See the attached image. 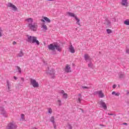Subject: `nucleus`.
I'll return each mask as SVG.
<instances>
[{
  "mask_svg": "<svg viewBox=\"0 0 129 129\" xmlns=\"http://www.w3.org/2000/svg\"><path fill=\"white\" fill-rule=\"evenodd\" d=\"M41 28H42L43 30H45V31H47V30H48L47 26L45 24L42 25Z\"/></svg>",
  "mask_w": 129,
  "mask_h": 129,
  "instance_id": "nucleus-25",
  "label": "nucleus"
},
{
  "mask_svg": "<svg viewBox=\"0 0 129 129\" xmlns=\"http://www.w3.org/2000/svg\"><path fill=\"white\" fill-rule=\"evenodd\" d=\"M126 92H127L126 94H129V91H127Z\"/></svg>",
  "mask_w": 129,
  "mask_h": 129,
  "instance_id": "nucleus-43",
  "label": "nucleus"
},
{
  "mask_svg": "<svg viewBox=\"0 0 129 129\" xmlns=\"http://www.w3.org/2000/svg\"><path fill=\"white\" fill-rule=\"evenodd\" d=\"M54 128H56V126H54Z\"/></svg>",
  "mask_w": 129,
  "mask_h": 129,
  "instance_id": "nucleus-46",
  "label": "nucleus"
},
{
  "mask_svg": "<svg viewBox=\"0 0 129 129\" xmlns=\"http://www.w3.org/2000/svg\"><path fill=\"white\" fill-rule=\"evenodd\" d=\"M25 22H27V27L32 32H37L38 30V23L34 22V19L29 18L25 19Z\"/></svg>",
  "mask_w": 129,
  "mask_h": 129,
  "instance_id": "nucleus-1",
  "label": "nucleus"
},
{
  "mask_svg": "<svg viewBox=\"0 0 129 129\" xmlns=\"http://www.w3.org/2000/svg\"><path fill=\"white\" fill-rule=\"evenodd\" d=\"M78 103H81V94H79V97L78 98Z\"/></svg>",
  "mask_w": 129,
  "mask_h": 129,
  "instance_id": "nucleus-23",
  "label": "nucleus"
},
{
  "mask_svg": "<svg viewBox=\"0 0 129 129\" xmlns=\"http://www.w3.org/2000/svg\"><path fill=\"white\" fill-rule=\"evenodd\" d=\"M48 113L49 114H52V109L51 108H48Z\"/></svg>",
  "mask_w": 129,
  "mask_h": 129,
  "instance_id": "nucleus-29",
  "label": "nucleus"
},
{
  "mask_svg": "<svg viewBox=\"0 0 129 129\" xmlns=\"http://www.w3.org/2000/svg\"><path fill=\"white\" fill-rule=\"evenodd\" d=\"M0 111L2 114H3L4 116L5 117H7L8 116V115H7V112L5 110V109H4V107H0Z\"/></svg>",
  "mask_w": 129,
  "mask_h": 129,
  "instance_id": "nucleus-10",
  "label": "nucleus"
},
{
  "mask_svg": "<svg viewBox=\"0 0 129 129\" xmlns=\"http://www.w3.org/2000/svg\"><path fill=\"white\" fill-rule=\"evenodd\" d=\"M123 124H127L126 123H124Z\"/></svg>",
  "mask_w": 129,
  "mask_h": 129,
  "instance_id": "nucleus-45",
  "label": "nucleus"
},
{
  "mask_svg": "<svg viewBox=\"0 0 129 129\" xmlns=\"http://www.w3.org/2000/svg\"><path fill=\"white\" fill-rule=\"evenodd\" d=\"M16 69L17 70V72H19L20 74L22 73V69H21L19 66L16 67Z\"/></svg>",
  "mask_w": 129,
  "mask_h": 129,
  "instance_id": "nucleus-22",
  "label": "nucleus"
},
{
  "mask_svg": "<svg viewBox=\"0 0 129 129\" xmlns=\"http://www.w3.org/2000/svg\"><path fill=\"white\" fill-rule=\"evenodd\" d=\"M21 81H22L23 82L25 81V79H24V78H21Z\"/></svg>",
  "mask_w": 129,
  "mask_h": 129,
  "instance_id": "nucleus-37",
  "label": "nucleus"
},
{
  "mask_svg": "<svg viewBox=\"0 0 129 129\" xmlns=\"http://www.w3.org/2000/svg\"><path fill=\"white\" fill-rule=\"evenodd\" d=\"M57 102L58 103L59 106H61L62 105V102H61V100H58Z\"/></svg>",
  "mask_w": 129,
  "mask_h": 129,
  "instance_id": "nucleus-30",
  "label": "nucleus"
},
{
  "mask_svg": "<svg viewBox=\"0 0 129 129\" xmlns=\"http://www.w3.org/2000/svg\"><path fill=\"white\" fill-rule=\"evenodd\" d=\"M119 77L120 78H124V75L123 74H120L119 75Z\"/></svg>",
  "mask_w": 129,
  "mask_h": 129,
  "instance_id": "nucleus-33",
  "label": "nucleus"
},
{
  "mask_svg": "<svg viewBox=\"0 0 129 129\" xmlns=\"http://www.w3.org/2000/svg\"><path fill=\"white\" fill-rule=\"evenodd\" d=\"M82 88H83V89H88L89 88L86 86H82Z\"/></svg>",
  "mask_w": 129,
  "mask_h": 129,
  "instance_id": "nucleus-34",
  "label": "nucleus"
},
{
  "mask_svg": "<svg viewBox=\"0 0 129 129\" xmlns=\"http://www.w3.org/2000/svg\"><path fill=\"white\" fill-rule=\"evenodd\" d=\"M43 19H41V21L43 22V23H45V21H46V22L47 23H51V20H50L49 18H48V17H44Z\"/></svg>",
  "mask_w": 129,
  "mask_h": 129,
  "instance_id": "nucleus-15",
  "label": "nucleus"
},
{
  "mask_svg": "<svg viewBox=\"0 0 129 129\" xmlns=\"http://www.w3.org/2000/svg\"><path fill=\"white\" fill-rule=\"evenodd\" d=\"M16 44H17V42H16V41H14L13 42V45H16Z\"/></svg>",
  "mask_w": 129,
  "mask_h": 129,
  "instance_id": "nucleus-40",
  "label": "nucleus"
},
{
  "mask_svg": "<svg viewBox=\"0 0 129 129\" xmlns=\"http://www.w3.org/2000/svg\"><path fill=\"white\" fill-rule=\"evenodd\" d=\"M124 25H126L127 26H129V19L126 20L124 22Z\"/></svg>",
  "mask_w": 129,
  "mask_h": 129,
  "instance_id": "nucleus-26",
  "label": "nucleus"
},
{
  "mask_svg": "<svg viewBox=\"0 0 129 129\" xmlns=\"http://www.w3.org/2000/svg\"><path fill=\"white\" fill-rule=\"evenodd\" d=\"M70 44L71 45H70V47H69L70 51L72 54H74V53H75V49H74V47H73V46L72 45V43H70Z\"/></svg>",
  "mask_w": 129,
  "mask_h": 129,
  "instance_id": "nucleus-13",
  "label": "nucleus"
},
{
  "mask_svg": "<svg viewBox=\"0 0 129 129\" xmlns=\"http://www.w3.org/2000/svg\"><path fill=\"white\" fill-rule=\"evenodd\" d=\"M98 104L102 106L103 109L106 110L107 109V106H106V104L103 101L101 100L98 102Z\"/></svg>",
  "mask_w": 129,
  "mask_h": 129,
  "instance_id": "nucleus-8",
  "label": "nucleus"
},
{
  "mask_svg": "<svg viewBox=\"0 0 129 129\" xmlns=\"http://www.w3.org/2000/svg\"><path fill=\"white\" fill-rule=\"evenodd\" d=\"M7 7L10 8L12 11H14V12H17V11H18V8L12 4V3H8L7 4Z\"/></svg>",
  "mask_w": 129,
  "mask_h": 129,
  "instance_id": "nucleus-6",
  "label": "nucleus"
},
{
  "mask_svg": "<svg viewBox=\"0 0 129 129\" xmlns=\"http://www.w3.org/2000/svg\"><path fill=\"white\" fill-rule=\"evenodd\" d=\"M75 19L76 21H77V25H79V26H80V20H79V19L78 18L77 16L75 17Z\"/></svg>",
  "mask_w": 129,
  "mask_h": 129,
  "instance_id": "nucleus-19",
  "label": "nucleus"
},
{
  "mask_svg": "<svg viewBox=\"0 0 129 129\" xmlns=\"http://www.w3.org/2000/svg\"><path fill=\"white\" fill-rule=\"evenodd\" d=\"M84 58L86 62H88V61H91V58L90 57V56H89V55L88 53L85 54L84 55Z\"/></svg>",
  "mask_w": 129,
  "mask_h": 129,
  "instance_id": "nucleus-12",
  "label": "nucleus"
},
{
  "mask_svg": "<svg viewBox=\"0 0 129 129\" xmlns=\"http://www.w3.org/2000/svg\"><path fill=\"white\" fill-rule=\"evenodd\" d=\"M121 5L122 6H127V0H122Z\"/></svg>",
  "mask_w": 129,
  "mask_h": 129,
  "instance_id": "nucleus-18",
  "label": "nucleus"
},
{
  "mask_svg": "<svg viewBox=\"0 0 129 129\" xmlns=\"http://www.w3.org/2000/svg\"><path fill=\"white\" fill-rule=\"evenodd\" d=\"M108 115H113V114L108 113Z\"/></svg>",
  "mask_w": 129,
  "mask_h": 129,
  "instance_id": "nucleus-42",
  "label": "nucleus"
},
{
  "mask_svg": "<svg viewBox=\"0 0 129 129\" xmlns=\"http://www.w3.org/2000/svg\"><path fill=\"white\" fill-rule=\"evenodd\" d=\"M50 121H51L53 124L55 123V118H54V116H52L51 118L50 119Z\"/></svg>",
  "mask_w": 129,
  "mask_h": 129,
  "instance_id": "nucleus-24",
  "label": "nucleus"
},
{
  "mask_svg": "<svg viewBox=\"0 0 129 129\" xmlns=\"http://www.w3.org/2000/svg\"><path fill=\"white\" fill-rule=\"evenodd\" d=\"M21 120H25V115L24 114H21Z\"/></svg>",
  "mask_w": 129,
  "mask_h": 129,
  "instance_id": "nucleus-28",
  "label": "nucleus"
},
{
  "mask_svg": "<svg viewBox=\"0 0 129 129\" xmlns=\"http://www.w3.org/2000/svg\"><path fill=\"white\" fill-rule=\"evenodd\" d=\"M46 73L47 75L51 76V78H54L55 77V70L54 69L49 70V68L46 70Z\"/></svg>",
  "mask_w": 129,
  "mask_h": 129,
  "instance_id": "nucleus-5",
  "label": "nucleus"
},
{
  "mask_svg": "<svg viewBox=\"0 0 129 129\" xmlns=\"http://www.w3.org/2000/svg\"><path fill=\"white\" fill-rule=\"evenodd\" d=\"M33 129H37V128H36L35 127H34L33 128Z\"/></svg>",
  "mask_w": 129,
  "mask_h": 129,
  "instance_id": "nucleus-44",
  "label": "nucleus"
},
{
  "mask_svg": "<svg viewBox=\"0 0 129 129\" xmlns=\"http://www.w3.org/2000/svg\"><path fill=\"white\" fill-rule=\"evenodd\" d=\"M64 71L65 72H67V73H70V72H71V68L70 67V66H69V65L67 64L66 66Z\"/></svg>",
  "mask_w": 129,
  "mask_h": 129,
  "instance_id": "nucleus-11",
  "label": "nucleus"
},
{
  "mask_svg": "<svg viewBox=\"0 0 129 129\" xmlns=\"http://www.w3.org/2000/svg\"><path fill=\"white\" fill-rule=\"evenodd\" d=\"M30 80V85H32L33 87L34 88H38L39 87V83L36 81V80L34 79L30 78L29 79Z\"/></svg>",
  "mask_w": 129,
  "mask_h": 129,
  "instance_id": "nucleus-4",
  "label": "nucleus"
},
{
  "mask_svg": "<svg viewBox=\"0 0 129 129\" xmlns=\"http://www.w3.org/2000/svg\"><path fill=\"white\" fill-rule=\"evenodd\" d=\"M88 66L90 68H93V63H92V62H89L88 63Z\"/></svg>",
  "mask_w": 129,
  "mask_h": 129,
  "instance_id": "nucleus-27",
  "label": "nucleus"
},
{
  "mask_svg": "<svg viewBox=\"0 0 129 129\" xmlns=\"http://www.w3.org/2000/svg\"><path fill=\"white\" fill-rule=\"evenodd\" d=\"M80 110H82V112H83V110H82L81 108H79L78 109V111H80Z\"/></svg>",
  "mask_w": 129,
  "mask_h": 129,
  "instance_id": "nucleus-39",
  "label": "nucleus"
},
{
  "mask_svg": "<svg viewBox=\"0 0 129 129\" xmlns=\"http://www.w3.org/2000/svg\"><path fill=\"white\" fill-rule=\"evenodd\" d=\"M48 49L49 50H51L52 51H54L55 49L58 51V52H61V48L60 47V45H59L57 44H54L53 45V44H51L48 45Z\"/></svg>",
  "mask_w": 129,
  "mask_h": 129,
  "instance_id": "nucleus-3",
  "label": "nucleus"
},
{
  "mask_svg": "<svg viewBox=\"0 0 129 129\" xmlns=\"http://www.w3.org/2000/svg\"><path fill=\"white\" fill-rule=\"evenodd\" d=\"M17 125L14 122L9 123L7 126V129H16Z\"/></svg>",
  "mask_w": 129,
  "mask_h": 129,
  "instance_id": "nucleus-7",
  "label": "nucleus"
},
{
  "mask_svg": "<svg viewBox=\"0 0 129 129\" xmlns=\"http://www.w3.org/2000/svg\"><path fill=\"white\" fill-rule=\"evenodd\" d=\"M25 55V53L23 52V50L21 49L19 53L17 54V57H23Z\"/></svg>",
  "mask_w": 129,
  "mask_h": 129,
  "instance_id": "nucleus-17",
  "label": "nucleus"
},
{
  "mask_svg": "<svg viewBox=\"0 0 129 129\" xmlns=\"http://www.w3.org/2000/svg\"><path fill=\"white\" fill-rule=\"evenodd\" d=\"M97 93L101 98L104 97V95L103 94V93H102V91H98Z\"/></svg>",
  "mask_w": 129,
  "mask_h": 129,
  "instance_id": "nucleus-16",
  "label": "nucleus"
},
{
  "mask_svg": "<svg viewBox=\"0 0 129 129\" xmlns=\"http://www.w3.org/2000/svg\"><path fill=\"white\" fill-rule=\"evenodd\" d=\"M112 95H115V96H119V95H120V93H119L118 92L115 93V91H113L112 92Z\"/></svg>",
  "mask_w": 129,
  "mask_h": 129,
  "instance_id": "nucleus-21",
  "label": "nucleus"
},
{
  "mask_svg": "<svg viewBox=\"0 0 129 129\" xmlns=\"http://www.w3.org/2000/svg\"><path fill=\"white\" fill-rule=\"evenodd\" d=\"M14 78L15 80H17V79H18V78H17L15 76L14 77Z\"/></svg>",
  "mask_w": 129,
  "mask_h": 129,
  "instance_id": "nucleus-41",
  "label": "nucleus"
},
{
  "mask_svg": "<svg viewBox=\"0 0 129 129\" xmlns=\"http://www.w3.org/2000/svg\"><path fill=\"white\" fill-rule=\"evenodd\" d=\"M3 36V29L0 27V37Z\"/></svg>",
  "mask_w": 129,
  "mask_h": 129,
  "instance_id": "nucleus-31",
  "label": "nucleus"
},
{
  "mask_svg": "<svg viewBox=\"0 0 129 129\" xmlns=\"http://www.w3.org/2000/svg\"><path fill=\"white\" fill-rule=\"evenodd\" d=\"M106 31L108 34H111V33H112V31L110 29H107Z\"/></svg>",
  "mask_w": 129,
  "mask_h": 129,
  "instance_id": "nucleus-32",
  "label": "nucleus"
},
{
  "mask_svg": "<svg viewBox=\"0 0 129 129\" xmlns=\"http://www.w3.org/2000/svg\"><path fill=\"white\" fill-rule=\"evenodd\" d=\"M6 83H7L6 86L7 87H8L9 90L8 92H10V91H11V87L12 86V84H11V83L9 80H7Z\"/></svg>",
  "mask_w": 129,
  "mask_h": 129,
  "instance_id": "nucleus-14",
  "label": "nucleus"
},
{
  "mask_svg": "<svg viewBox=\"0 0 129 129\" xmlns=\"http://www.w3.org/2000/svg\"><path fill=\"white\" fill-rule=\"evenodd\" d=\"M107 25L108 27H109L110 26V22L107 21Z\"/></svg>",
  "mask_w": 129,
  "mask_h": 129,
  "instance_id": "nucleus-35",
  "label": "nucleus"
},
{
  "mask_svg": "<svg viewBox=\"0 0 129 129\" xmlns=\"http://www.w3.org/2000/svg\"><path fill=\"white\" fill-rule=\"evenodd\" d=\"M58 92L59 93H60V94H62L63 98H64L65 99H67V98H68V94L65 93L64 90H60Z\"/></svg>",
  "mask_w": 129,
  "mask_h": 129,
  "instance_id": "nucleus-9",
  "label": "nucleus"
},
{
  "mask_svg": "<svg viewBox=\"0 0 129 129\" xmlns=\"http://www.w3.org/2000/svg\"><path fill=\"white\" fill-rule=\"evenodd\" d=\"M112 88L113 89H115V88H116V85H113L112 86Z\"/></svg>",
  "mask_w": 129,
  "mask_h": 129,
  "instance_id": "nucleus-36",
  "label": "nucleus"
},
{
  "mask_svg": "<svg viewBox=\"0 0 129 129\" xmlns=\"http://www.w3.org/2000/svg\"><path fill=\"white\" fill-rule=\"evenodd\" d=\"M126 53H127L128 54H129V49L126 50Z\"/></svg>",
  "mask_w": 129,
  "mask_h": 129,
  "instance_id": "nucleus-38",
  "label": "nucleus"
},
{
  "mask_svg": "<svg viewBox=\"0 0 129 129\" xmlns=\"http://www.w3.org/2000/svg\"><path fill=\"white\" fill-rule=\"evenodd\" d=\"M67 14L69 15L70 17H72L73 18H75V17H76L74 13H72L71 12H68Z\"/></svg>",
  "mask_w": 129,
  "mask_h": 129,
  "instance_id": "nucleus-20",
  "label": "nucleus"
},
{
  "mask_svg": "<svg viewBox=\"0 0 129 129\" xmlns=\"http://www.w3.org/2000/svg\"><path fill=\"white\" fill-rule=\"evenodd\" d=\"M27 42L29 43H31V44H34V43H36L37 46L40 45V42L39 40L37 39V37L35 36H29L27 35Z\"/></svg>",
  "mask_w": 129,
  "mask_h": 129,
  "instance_id": "nucleus-2",
  "label": "nucleus"
}]
</instances>
